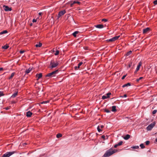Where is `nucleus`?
Segmentation results:
<instances>
[{"label":"nucleus","instance_id":"obj_1","mask_svg":"<svg viewBox=\"0 0 157 157\" xmlns=\"http://www.w3.org/2000/svg\"><path fill=\"white\" fill-rule=\"evenodd\" d=\"M117 150H113L112 149H109V150H107L105 153L104 154L103 156L104 157H108L114 153L116 152H117Z\"/></svg>","mask_w":157,"mask_h":157},{"label":"nucleus","instance_id":"obj_2","mask_svg":"<svg viewBox=\"0 0 157 157\" xmlns=\"http://www.w3.org/2000/svg\"><path fill=\"white\" fill-rule=\"evenodd\" d=\"M59 63L56 61V62H55L54 61L52 60L50 62L49 68L52 69L53 68L56 67L58 65Z\"/></svg>","mask_w":157,"mask_h":157},{"label":"nucleus","instance_id":"obj_3","mask_svg":"<svg viewBox=\"0 0 157 157\" xmlns=\"http://www.w3.org/2000/svg\"><path fill=\"white\" fill-rule=\"evenodd\" d=\"M16 153V151L7 152L3 154L2 157H9L10 156Z\"/></svg>","mask_w":157,"mask_h":157},{"label":"nucleus","instance_id":"obj_4","mask_svg":"<svg viewBox=\"0 0 157 157\" xmlns=\"http://www.w3.org/2000/svg\"><path fill=\"white\" fill-rule=\"evenodd\" d=\"M58 72V70H57L54 71H53L51 73H49L47 74L45 76L46 77H52L53 76H55V75L56 73H57Z\"/></svg>","mask_w":157,"mask_h":157},{"label":"nucleus","instance_id":"obj_5","mask_svg":"<svg viewBox=\"0 0 157 157\" xmlns=\"http://www.w3.org/2000/svg\"><path fill=\"white\" fill-rule=\"evenodd\" d=\"M155 124V122H153L152 123L150 124L147 127V130L149 131L151 130V129L154 127Z\"/></svg>","mask_w":157,"mask_h":157},{"label":"nucleus","instance_id":"obj_6","mask_svg":"<svg viewBox=\"0 0 157 157\" xmlns=\"http://www.w3.org/2000/svg\"><path fill=\"white\" fill-rule=\"evenodd\" d=\"M120 37V36H116L108 40L107 41L109 42H113L117 40Z\"/></svg>","mask_w":157,"mask_h":157},{"label":"nucleus","instance_id":"obj_7","mask_svg":"<svg viewBox=\"0 0 157 157\" xmlns=\"http://www.w3.org/2000/svg\"><path fill=\"white\" fill-rule=\"evenodd\" d=\"M120 37V36H116L108 40L107 41L109 42H113L117 40Z\"/></svg>","mask_w":157,"mask_h":157},{"label":"nucleus","instance_id":"obj_8","mask_svg":"<svg viewBox=\"0 0 157 157\" xmlns=\"http://www.w3.org/2000/svg\"><path fill=\"white\" fill-rule=\"evenodd\" d=\"M65 13L66 11L65 10H63L60 11L58 14L57 19H59L60 17L63 15Z\"/></svg>","mask_w":157,"mask_h":157},{"label":"nucleus","instance_id":"obj_9","mask_svg":"<svg viewBox=\"0 0 157 157\" xmlns=\"http://www.w3.org/2000/svg\"><path fill=\"white\" fill-rule=\"evenodd\" d=\"M150 31V29L147 27L143 29V33L144 34H146L149 33Z\"/></svg>","mask_w":157,"mask_h":157},{"label":"nucleus","instance_id":"obj_10","mask_svg":"<svg viewBox=\"0 0 157 157\" xmlns=\"http://www.w3.org/2000/svg\"><path fill=\"white\" fill-rule=\"evenodd\" d=\"M3 7L4 10L6 11H10L12 10L11 8H10L8 6L4 5Z\"/></svg>","mask_w":157,"mask_h":157},{"label":"nucleus","instance_id":"obj_11","mask_svg":"<svg viewBox=\"0 0 157 157\" xmlns=\"http://www.w3.org/2000/svg\"><path fill=\"white\" fill-rule=\"evenodd\" d=\"M42 76V73H40L39 74H37L36 75V76L37 78V80H38L40 78H41Z\"/></svg>","mask_w":157,"mask_h":157},{"label":"nucleus","instance_id":"obj_12","mask_svg":"<svg viewBox=\"0 0 157 157\" xmlns=\"http://www.w3.org/2000/svg\"><path fill=\"white\" fill-rule=\"evenodd\" d=\"M83 63L82 62H80L78 64V66H75L74 67L75 69V70H77L78 69L79 67L80 66H81L82 64Z\"/></svg>","mask_w":157,"mask_h":157},{"label":"nucleus","instance_id":"obj_13","mask_svg":"<svg viewBox=\"0 0 157 157\" xmlns=\"http://www.w3.org/2000/svg\"><path fill=\"white\" fill-rule=\"evenodd\" d=\"M80 3L81 2H79L74 1L73 2L71 3V6L72 7L73 6V5L75 4H78L79 5L80 4Z\"/></svg>","mask_w":157,"mask_h":157},{"label":"nucleus","instance_id":"obj_14","mask_svg":"<svg viewBox=\"0 0 157 157\" xmlns=\"http://www.w3.org/2000/svg\"><path fill=\"white\" fill-rule=\"evenodd\" d=\"M96 28L98 29H101L104 27V25H102L99 24L94 26Z\"/></svg>","mask_w":157,"mask_h":157},{"label":"nucleus","instance_id":"obj_15","mask_svg":"<svg viewBox=\"0 0 157 157\" xmlns=\"http://www.w3.org/2000/svg\"><path fill=\"white\" fill-rule=\"evenodd\" d=\"M32 113L30 111H28L26 113V116L28 117H30L32 114Z\"/></svg>","mask_w":157,"mask_h":157},{"label":"nucleus","instance_id":"obj_16","mask_svg":"<svg viewBox=\"0 0 157 157\" xmlns=\"http://www.w3.org/2000/svg\"><path fill=\"white\" fill-rule=\"evenodd\" d=\"M142 63L141 62H140L139 63L137 67L136 68V71H139V70L140 67L142 65Z\"/></svg>","mask_w":157,"mask_h":157},{"label":"nucleus","instance_id":"obj_17","mask_svg":"<svg viewBox=\"0 0 157 157\" xmlns=\"http://www.w3.org/2000/svg\"><path fill=\"white\" fill-rule=\"evenodd\" d=\"M130 136L128 134H127L124 137V138L125 140H127L130 138Z\"/></svg>","mask_w":157,"mask_h":157},{"label":"nucleus","instance_id":"obj_18","mask_svg":"<svg viewBox=\"0 0 157 157\" xmlns=\"http://www.w3.org/2000/svg\"><path fill=\"white\" fill-rule=\"evenodd\" d=\"M131 85L130 83H128L127 84H126L123 85L122 86V87H127L128 86H130Z\"/></svg>","mask_w":157,"mask_h":157},{"label":"nucleus","instance_id":"obj_19","mask_svg":"<svg viewBox=\"0 0 157 157\" xmlns=\"http://www.w3.org/2000/svg\"><path fill=\"white\" fill-rule=\"evenodd\" d=\"M112 111L115 112L116 111V106H112Z\"/></svg>","mask_w":157,"mask_h":157},{"label":"nucleus","instance_id":"obj_20","mask_svg":"<svg viewBox=\"0 0 157 157\" xmlns=\"http://www.w3.org/2000/svg\"><path fill=\"white\" fill-rule=\"evenodd\" d=\"M78 32L76 31L72 33V35L75 37L76 36V35L78 33Z\"/></svg>","mask_w":157,"mask_h":157},{"label":"nucleus","instance_id":"obj_21","mask_svg":"<svg viewBox=\"0 0 157 157\" xmlns=\"http://www.w3.org/2000/svg\"><path fill=\"white\" fill-rule=\"evenodd\" d=\"M32 70V68H29L28 70L25 71L26 74H28Z\"/></svg>","mask_w":157,"mask_h":157},{"label":"nucleus","instance_id":"obj_22","mask_svg":"<svg viewBox=\"0 0 157 157\" xmlns=\"http://www.w3.org/2000/svg\"><path fill=\"white\" fill-rule=\"evenodd\" d=\"M42 45V43H39L38 44H36L35 45V46L36 47H40Z\"/></svg>","mask_w":157,"mask_h":157},{"label":"nucleus","instance_id":"obj_23","mask_svg":"<svg viewBox=\"0 0 157 157\" xmlns=\"http://www.w3.org/2000/svg\"><path fill=\"white\" fill-rule=\"evenodd\" d=\"M17 93L16 92L15 93H14L13 94L12 96H11V97L13 98H14L15 97H16V96L17 95Z\"/></svg>","mask_w":157,"mask_h":157},{"label":"nucleus","instance_id":"obj_24","mask_svg":"<svg viewBox=\"0 0 157 157\" xmlns=\"http://www.w3.org/2000/svg\"><path fill=\"white\" fill-rule=\"evenodd\" d=\"M9 46L5 45L3 46H2V48L3 49H7L9 48Z\"/></svg>","mask_w":157,"mask_h":157},{"label":"nucleus","instance_id":"obj_25","mask_svg":"<svg viewBox=\"0 0 157 157\" xmlns=\"http://www.w3.org/2000/svg\"><path fill=\"white\" fill-rule=\"evenodd\" d=\"M14 74H15V73L13 72V73H12L11 74V75L10 76L9 78V79H10L12 78H13V77L14 76Z\"/></svg>","mask_w":157,"mask_h":157},{"label":"nucleus","instance_id":"obj_26","mask_svg":"<svg viewBox=\"0 0 157 157\" xmlns=\"http://www.w3.org/2000/svg\"><path fill=\"white\" fill-rule=\"evenodd\" d=\"M132 52V51H129V52H128L126 53V56H129L131 54Z\"/></svg>","mask_w":157,"mask_h":157},{"label":"nucleus","instance_id":"obj_27","mask_svg":"<svg viewBox=\"0 0 157 157\" xmlns=\"http://www.w3.org/2000/svg\"><path fill=\"white\" fill-rule=\"evenodd\" d=\"M62 136V135L60 133H58L56 135V137L57 138H59Z\"/></svg>","mask_w":157,"mask_h":157},{"label":"nucleus","instance_id":"obj_28","mask_svg":"<svg viewBox=\"0 0 157 157\" xmlns=\"http://www.w3.org/2000/svg\"><path fill=\"white\" fill-rule=\"evenodd\" d=\"M111 93L109 92L106 94V96L108 98H109V96L111 94Z\"/></svg>","mask_w":157,"mask_h":157},{"label":"nucleus","instance_id":"obj_29","mask_svg":"<svg viewBox=\"0 0 157 157\" xmlns=\"http://www.w3.org/2000/svg\"><path fill=\"white\" fill-rule=\"evenodd\" d=\"M140 147H141V148L142 149L144 148H145V146H144V144H141L140 145Z\"/></svg>","mask_w":157,"mask_h":157},{"label":"nucleus","instance_id":"obj_30","mask_svg":"<svg viewBox=\"0 0 157 157\" xmlns=\"http://www.w3.org/2000/svg\"><path fill=\"white\" fill-rule=\"evenodd\" d=\"M132 148H134V149H138L139 148V147L138 146H133V147H132Z\"/></svg>","mask_w":157,"mask_h":157},{"label":"nucleus","instance_id":"obj_31","mask_svg":"<svg viewBox=\"0 0 157 157\" xmlns=\"http://www.w3.org/2000/svg\"><path fill=\"white\" fill-rule=\"evenodd\" d=\"M143 78V77H140L139 78L137 79L136 80V81L137 82H139V81L140 80L142 79Z\"/></svg>","mask_w":157,"mask_h":157},{"label":"nucleus","instance_id":"obj_32","mask_svg":"<svg viewBox=\"0 0 157 157\" xmlns=\"http://www.w3.org/2000/svg\"><path fill=\"white\" fill-rule=\"evenodd\" d=\"M59 53V51L58 50H56V53H55V55L56 56L58 55Z\"/></svg>","mask_w":157,"mask_h":157},{"label":"nucleus","instance_id":"obj_33","mask_svg":"<svg viewBox=\"0 0 157 157\" xmlns=\"http://www.w3.org/2000/svg\"><path fill=\"white\" fill-rule=\"evenodd\" d=\"M105 111L107 113H110V111L108 109H105Z\"/></svg>","mask_w":157,"mask_h":157},{"label":"nucleus","instance_id":"obj_34","mask_svg":"<svg viewBox=\"0 0 157 157\" xmlns=\"http://www.w3.org/2000/svg\"><path fill=\"white\" fill-rule=\"evenodd\" d=\"M102 99H105L108 98L107 97V96L106 95H103L102 96Z\"/></svg>","mask_w":157,"mask_h":157},{"label":"nucleus","instance_id":"obj_35","mask_svg":"<svg viewBox=\"0 0 157 157\" xmlns=\"http://www.w3.org/2000/svg\"><path fill=\"white\" fill-rule=\"evenodd\" d=\"M123 143V142L122 141H120L119 143H118L117 144L118 146H120Z\"/></svg>","mask_w":157,"mask_h":157},{"label":"nucleus","instance_id":"obj_36","mask_svg":"<svg viewBox=\"0 0 157 157\" xmlns=\"http://www.w3.org/2000/svg\"><path fill=\"white\" fill-rule=\"evenodd\" d=\"M97 130L99 132H100L101 131V130L99 126H98L97 127Z\"/></svg>","mask_w":157,"mask_h":157},{"label":"nucleus","instance_id":"obj_37","mask_svg":"<svg viewBox=\"0 0 157 157\" xmlns=\"http://www.w3.org/2000/svg\"><path fill=\"white\" fill-rule=\"evenodd\" d=\"M150 141H147L145 142V144L146 145H148L150 144Z\"/></svg>","mask_w":157,"mask_h":157},{"label":"nucleus","instance_id":"obj_38","mask_svg":"<svg viewBox=\"0 0 157 157\" xmlns=\"http://www.w3.org/2000/svg\"><path fill=\"white\" fill-rule=\"evenodd\" d=\"M157 112V110H154L152 112V114H155Z\"/></svg>","mask_w":157,"mask_h":157},{"label":"nucleus","instance_id":"obj_39","mask_svg":"<svg viewBox=\"0 0 157 157\" xmlns=\"http://www.w3.org/2000/svg\"><path fill=\"white\" fill-rule=\"evenodd\" d=\"M153 3L155 5H157V0H156L154 1L153 2Z\"/></svg>","mask_w":157,"mask_h":157},{"label":"nucleus","instance_id":"obj_40","mask_svg":"<svg viewBox=\"0 0 157 157\" xmlns=\"http://www.w3.org/2000/svg\"><path fill=\"white\" fill-rule=\"evenodd\" d=\"M25 52V51L24 50H21V51H20V53L21 54H22V53H24Z\"/></svg>","mask_w":157,"mask_h":157},{"label":"nucleus","instance_id":"obj_41","mask_svg":"<svg viewBox=\"0 0 157 157\" xmlns=\"http://www.w3.org/2000/svg\"><path fill=\"white\" fill-rule=\"evenodd\" d=\"M3 95V92L2 91H0V97Z\"/></svg>","mask_w":157,"mask_h":157},{"label":"nucleus","instance_id":"obj_42","mask_svg":"<svg viewBox=\"0 0 157 157\" xmlns=\"http://www.w3.org/2000/svg\"><path fill=\"white\" fill-rule=\"evenodd\" d=\"M107 21V19H103L102 20V21L106 22Z\"/></svg>","mask_w":157,"mask_h":157},{"label":"nucleus","instance_id":"obj_43","mask_svg":"<svg viewBox=\"0 0 157 157\" xmlns=\"http://www.w3.org/2000/svg\"><path fill=\"white\" fill-rule=\"evenodd\" d=\"M127 97V94H124L123 96H121V98H124V97Z\"/></svg>","mask_w":157,"mask_h":157},{"label":"nucleus","instance_id":"obj_44","mask_svg":"<svg viewBox=\"0 0 157 157\" xmlns=\"http://www.w3.org/2000/svg\"><path fill=\"white\" fill-rule=\"evenodd\" d=\"M98 126H99V127L101 128H103L104 127L103 125H99Z\"/></svg>","mask_w":157,"mask_h":157},{"label":"nucleus","instance_id":"obj_45","mask_svg":"<svg viewBox=\"0 0 157 157\" xmlns=\"http://www.w3.org/2000/svg\"><path fill=\"white\" fill-rule=\"evenodd\" d=\"M37 19H33V22H36L37 21Z\"/></svg>","mask_w":157,"mask_h":157},{"label":"nucleus","instance_id":"obj_46","mask_svg":"<svg viewBox=\"0 0 157 157\" xmlns=\"http://www.w3.org/2000/svg\"><path fill=\"white\" fill-rule=\"evenodd\" d=\"M3 34L6 33H7V31L6 30H4L2 31Z\"/></svg>","mask_w":157,"mask_h":157},{"label":"nucleus","instance_id":"obj_47","mask_svg":"<svg viewBox=\"0 0 157 157\" xmlns=\"http://www.w3.org/2000/svg\"><path fill=\"white\" fill-rule=\"evenodd\" d=\"M126 75H124L123 76L122 78V79H124L126 77Z\"/></svg>","mask_w":157,"mask_h":157},{"label":"nucleus","instance_id":"obj_48","mask_svg":"<svg viewBox=\"0 0 157 157\" xmlns=\"http://www.w3.org/2000/svg\"><path fill=\"white\" fill-rule=\"evenodd\" d=\"M118 146V144H115V145L114 146V147H115V148H116V147H117V146Z\"/></svg>","mask_w":157,"mask_h":157},{"label":"nucleus","instance_id":"obj_49","mask_svg":"<svg viewBox=\"0 0 157 157\" xmlns=\"http://www.w3.org/2000/svg\"><path fill=\"white\" fill-rule=\"evenodd\" d=\"M105 136L104 135H102L101 136V138L103 139L104 140L105 139Z\"/></svg>","mask_w":157,"mask_h":157},{"label":"nucleus","instance_id":"obj_50","mask_svg":"<svg viewBox=\"0 0 157 157\" xmlns=\"http://www.w3.org/2000/svg\"><path fill=\"white\" fill-rule=\"evenodd\" d=\"M3 69H4L2 67L0 68V71L3 70Z\"/></svg>","mask_w":157,"mask_h":157},{"label":"nucleus","instance_id":"obj_51","mask_svg":"<svg viewBox=\"0 0 157 157\" xmlns=\"http://www.w3.org/2000/svg\"><path fill=\"white\" fill-rule=\"evenodd\" d=\"M42 14V13H41V12L39 13H38L39 15H41Z\"/></svg>","mask_w":157,"mask_h":157},{"label":"nucleus","instance_id":"obj_52","mask_svg":"<svg viewBox=\"0 0 157 157\" xmlns=\"http://www.w3.org/2000/svg\"><path fill=\"white\" fill-rule=\"evenodd\" d=\"M47 102L46 101H43V102H42V103H46Z\"/></svg>","mask_w":157,"mask_h":157},{"label":"nucleus","instance_id":"obj_53","mask_svg":"<svg viewBox=\"0 0 157 157\" xmlns=\"http://www.w3.org/2000/svg\"><path fill=\"white\" fill-rule=\"evenodd\" d=\"M3 34L2 31L0 33V35Z\"/></svg>","mask_w":157,"mask_h":157},{"label":"nucleus","instance_id":"obj_54","mask_svg":"<svg viewBox=\"0 0 157 157\" xmlns=\"http://www.w3.org/2000/svg\"><path fill=\"white\" fill-rule=\"evenodd\" d=\"M136 71H136H135L134 73H136L137 72V71Z\"/></svg>","mask_w":157,"mask_h":157},{"label":"nucleus","instance_id":"obj_55","mask_svg":"<svg viewBox=\"0 0 157 157\" xmlns=\"http://www.w3.org/2000/svg\"><path fill=\"white\" fill-rule=\"evenodd\" d=\"M9 109V108H8V107H7L6 108V110H8Z\"/></svg>","mask_w":157,"mask_h":157},{"label":"nucleus","instance_id":"obj_56","mask_svg":"<svg viewBox=\"0 0 157 157\" xmlns=\"http://www.w3.org/2000/svg\"><path fill=\"white\" fill-rule=\"evenodd\" d=\"M155 140L156 142H157V139H155Z\"/></svg>","mask_w":157,"mask_h":157},{"label":"nucleus","instance_id":"obj_57","mask_svg":"<svg viewBox=\"0 0 157 157\" xmlns=\"http://www.w3.org/2000/svg\"><path fill=\"white\" fill-rule=\"evenodd\" d=\"M32 25V24H31V25Z\"/></svg>","mask_w":157,"mask_h":157},{"label":"nucleus","instance_id":"obj_58","mask_svg":"<svg viewBox=\"0 0 157 157\" xmlns=\"http://www.w3.org/2000/svg\"><path fill=\"white\" fill-rule=\"evenodd\" d=\"M55 51L54 50H53V52H54Z\"/></svg>","mask_w":157,"mask_h":157},{"label":"nucleus","instance_id":"obj_59","mask_svg":"<svg viewBox=\"0 0 157 157\" xmlns=\"http://www.w3.org/2000/svg\"><path fill=\"white\" fill-rule=\"evenodd\" d=\"M156 73H157V71L156 72Z\"/></svg>","mask_w":157,"mask_h":157}]
</instances>
